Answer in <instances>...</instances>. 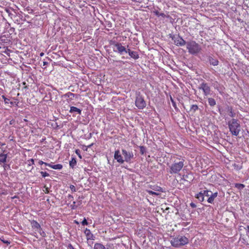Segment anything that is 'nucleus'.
Wrapping results in <instances>:
<instances>
[{
	"label": "nucleus",
	"mask_w": 249,
	"mask_h": 249,
	"mask_svg": "<svg viewBox=\"0 0 249 249\" xmlns=\"http://www.w3.org/2000/svg\"><path fill=\"white\" fill-rule=\"evenodd\" d=\"M171 160H172L171 164H167L169 173L171 174H178L184 166L185 161L184 158L181 156H173L171 157Z\"/></svg>",
	"instance_id": "1"
},
{
	"label": "nucleus",
	"mask_w": 249,
	"mask_h": 249,
	"mask_svg": "<svg viewBox=\"0 0 249 249\" xmlns=\"http://www.w3.org/2000/svg\"><path fill=\"white\" fill-rule=\"evenodd\" d=\"M230 131L232 135L238 136L240 131V125L237 120L232 119L228 122Z\"/></svg>",
	"instance_id": "2"
},
{
	"label": "nucleus",
	"mask_w": 249,
	"mask_h": 249,
	"mask_svg": "<svg viewBox=\"0 0 249 249\" xmlns=\"http://www.w3.org/2000/svg\"><path fill=\"white\" fill-rule=\"evenodd\" d=\"M189 242L188 238L184 236L178 235L173 238L171 241V245L175 247H179L187 244Z\"/></svg>",
	"instance_id": "3"
},
{
	"label": "nucleus",
	"mask_w": 249,
	"mask_h": 249,
	"mask_svg": "<svg viewBox=\"0 0 249 249\" xmlns=\"http://www.w3.org/2000/svg\"><path fill=\"white\" fill-rule=\"evenodd\" d=\"M186 45L188 52L192 54L198 53L201 50L200 45L195 41H191L187 42Z\"/></svg>",
	"instance_id": "4"
},
{
	"label": "nucleus",
	"mask_w": 249,
	"mask_h": 249,
	"mask_svg": "<svg viewBox=\"0 0 249 249\" xmlns=\"http://www.w3.org/2000/svg\"><path fill=\"white\" fill-rule=\"evenodd\" d=\"M135 105L139 109H143L146 107V102L142 95L138 94L136 96Z\"/></svg>",
	"instance_id": "5"
},
{
	"label": "nucleus",
	"mask_w": 249,
	"mask_h": 249,
	"mask_svg": "<svg viewBox=\"0 0 249 249\" xmlns=\"http://www.w3.org/2000/svg\"><path fill=\"white\" fill-rule=\"evenodd\" d=\"M112 44L114 46V47L113 48L114 52H117L121 54H123L124 52H126L125 47L123 46L122 43L113 42Z\"/></svg>",
	"instance_id": "6"
},
{
	"label": "nucleus",
	"mask_w": 249,
	"mask_h": 249,
	"mask_svg": "<svg viewBox=\"0 0 249 249\" xmlns=\"http://www.w3.org/2000/svg\"><path fill=\"white\" fill-rule=\"evenodd\" d=\"M38 164L40 165L44 164L46 166H49L55 170H61L63 168V165L61 164H53V162L47 163L43 161L42 160H39Z\"/></svg>",
	"instance_id": "7"
},
{
	"label": "nucleus",
	"mask_w": 249,
	"mask_h": 249,
	"mask_svg": "<svg viewBox=\"0 0 249 249\" xmlns=\"http://www.w3.org/2000/svg\"><path fill=\"white\" fill-rule=\"evenodd\" d=\"M198 89L202 90L205 96H208L211 93L210 87L206 83H202L198 87Z\"/></svg>",
	"instance_id": "8"
},
{
	"label": "nucleus",
	"mask_w": 249,
	"mask_h": 249,
	"mask_svg": "<svg viewBox=\"0 0 249 249\" xmlns=\"http://www.w3.org/2000/svg\"><path fill=\"white\" fill-rule=\"evenodd\" d=\"M122 152L124 158V161H125L127 162H130L131 159H132L134 157L133 153L127 152L125 149H122Z\"/></svg>",
	"instance_id": "9"
},
{
	"label": "nucleus",
	"mask_w": 249,
	"mask_h": 249,
	"mask_svg": "<svg viewBox=\"0 0 249 249\" xmlns=\"http://www.w3.org/2000/svg\"><path fill=\"white\" fill-rule=\"evenodd\" d=\"M114 157L119 163L122 164L124 162V160H123L119 150H117L115 151Z\"/></svg>",
	"instance_id": "10"
},
{
	"label": "nucleus",
	"mask_w": 249,
	"mask_h": 249,
	"mask_svg": "<svg viewBox=\"0 0 249 249\" xmlns=\"http://www.w3.org/2000/svg\"><path fill=\"white\" fill-rule=\"evenodd\" d=\"M30 223L33 229H35L38 232H40L42 230V228L40 224L36 221L33 220L30 221Z\"/></svg>",
	"instance_id": "11"
},
{
	"label": "nucleus",
	"mask_w": 249,
	"mask_h": 249,
	"mask_svg": "<svg viewBox=\"0 0 249 249\" xmlns=\"http://www.w3.org/2000/svg\"><path fill=\"white\" fill-rule=\"evenodd\" d=\"M174 43L176 45L178 46H184L187 43L186 41L180 36H178L175 38L174 40Z\"/></svg>",
	"instance_id": "12"
},
{
	"label": "nucleus",
	"mask_w": 249,
	"mask_h": 249,
	"mask_svg": "<svg viewBox=\"0 0 249 249\" xmlns=\"http://www.w3.org/2000/svg\"><path fill=\"white\" fill-rule=\"evenodd\" d=\"M84 233L86 236L87 239L89 240H94L95 237L92 233L90 232V231L86 228L84 231Z\"/></svg>",
	"instance_id": "13"
},
{
	"label": "nucleus",
	"mask_w": 249,
	"mask_h": 249,
	"mask_svg": "<svg viewBox=\"0 0 249 249\" xmlns=\"http://www.w3.org/2000/svg\"><path fill=\"white\" fill-rule=\"evenodd\" d=\"M217 196V193H212L210 196H209V198L207 200V201L209 203H213L214 199L215 198H216Z\"/></svg>",
	"instance_id": "14"
},
{
	"label": "nucleus",
	"mask_w": 249,
	"mask_h": 249,
	"mask_svg": "<svg viewBox=\"0 0 249 249\" xmlns=\"http://www.w3.org/2000/svg\"><path fill=\"white\" fill-rule=\"evenodd\" d=\"M7 158V155L5 154H0V165L5 163L6 162V159Z\"/></svg>",
	"instance_id": "15"
},
{
	"label": "nucleus",
	"mask_w": 249,
	"mask_h": 249,
	"mask_svg": "<svg viewBox=\"0 0 249 249\" xmlns=\"http://www.w3.org/2000/svg\"><path fill=\"white\" fill-rule=\"evenodd\" d=\"M69 111L70 113L77 112L79 115L81 114L82 112V110L80 109L73 106L71 107Z\"/></svg>",
	"instance_id": "16"
},
{
	"label": "nucleus",
	"mask_w": 249,
	"mask_h": 249,
	"mask_svg": "<svg viewBox=\"0 0 249 249\" xmlns=\"http://www.w3.org/2000/svg\"><path fill=\"white\" fill-rule=\"evenodd\" d=\"M129 55L131 57L134 58V59H137L139 58V55L138 53L135 51H132L131 52H130V53Z\"/></svg>",
	"instance_id": "17"
},
{
	"label": "nucleus",
	"mask_w": 249,
	"mask_h": 249,
	"mask_svg": "<svg viewBox=\"0 0 249 249\" xmlns=\"http://www.w3.org/2000/svg\"><path fill=\"white\" fill-rule=\"evenodd\" d=\"M77 161L75 158H72L71 160L70 161V166L71 168H73L76 165Z\"/></svg>",
	"instance_id": "18"
},
{
	"label": "nucleus",
	"mask_w": 249,
	"mask_h": 249,
	"mask_svg": "<svg viewBox=\"0 0 249 249\" xmlns=\"http://www.w3.org/2000/svg\"><path fill=\"white\" fill-rule=\"evenodd\" d=\"M75 96V94L73 93H71V92H67V93H66L65 95H64V96L65 97H68L69 98V100H72L73 99V98H74Z\"/></svg>",
	"instance_id": "19"
},
{
	"label": "nucleus",
	"mask_w": 249,
	"mask_h": 249,
	"mask_svg": "<svg viewBox=\"0 0 249 249\" xmlns=\"http://www.w3.org/2000/svg\"><path fill=\"white\" fill-rule=\"evenodd\" d=\"M209 62L213 66H217L218 65L219 63V61H218L217 59H213L212 57H211L209 59Z\"/></svg>",
	"instance_id": "20"
},
{
	"label": "nucleus",
	"mask_w": 249,
	"mask_h": 249,
	"mask_svg": "<svg viewBox=\"0 0 249 249\" xmlns=\"http://www.w3.org/2000/svg\"><path fill=\"white\" fill-rule=\"evenodd\" d=\"M196 197L197 198V199H198L199 200V201L201 202H202L204 201V195H203L202 192L197 194L196 195Z\"/></svg>",
	"instance_id": "21"
},
{
	"label": "nucleus",
	"mask_w": 249,
	"mask_h": 249,
	"mask_svg": "<svg viewBox=\"0 0 249 249\" xmlns=\"http://www.w3.org/2000/svg\"><path fill=\"white\" fill-rule=\"evenodd\" d=\"M94 249H107L103 245H102L100 243L95 244L94 246Z\"/></svg>",
	"instance_id": "22"
},
{
	"label": "nucleus",
	"mask_w": 249,
	"mask_h": 249,
	"mask_svg": "<svg viewBox=\"0 0 249 249\" xmlns=\"http://www.w3.org/2000/svg\"><path fill=\"white\" fill-rule=\"evenodd\" d=\"M208 103L209 105L211 107H213L216 104L215 100L212 98H208Z\"/></svg>",
	"instance_id": "23"
},
{
	"label": "nucleus",
	"mask_w": 249,
	"mask_h": 249,
	"mask_svg": "<svg viewBox=\"0 0 249 249\" xmlns=\"http://www.w3.org/2000/svg\"><path fill=\"white\" fill-rule=\"evenodd\" d=\"M234 186L235 188L240 190L243 189L245 187V185L241 183H235Z\"/></svg>",
	"instance_id": "24"
},
{
	"label": "nucleus",
	"mask_w": 249,
	"mask_h": 249,
	"mask_svg": "<svg viewBox=\"0 0 249 249\" xmlns=\"http://www.w3.org/2000/svg\"><path fill=\"white\" fill-rule=\"evenodd\" d=\"M198 108V106L196 105H193L191 107L190 111L195 112Z\"/></svg>",
	"instance_id": "25"
},
{
	"label": "nucleus",
	"mask_w": 249,
	"mask_h": 249,
	"mask_svg": "<svg viewBox=\"0 0 249 249\" xmlns=\"http://www.w3.org/2000/svg\"><path fill=\"white\" fill-rule=\"evenodd\" d=\"M1 97H2V98L3 99L4 102V104H5V105H7V104H10V102L11 101H10V100H9V99L5 97V95H2L1 96Z\"/></svg>",
	"instance_id": "26"
},
{
	"label": "nucleus",
	"mask_w": 249,
	"mask_h": 249,
	"mask_svg": "<svg viewBox=\"0 0 249 249\" xmlns=\"http://www.w3.org/2000/svg\"><path fill=\"white\" fill-rule=\"evenodd\" d=\"M18 103H19V102H18V101L17 99H16V101H14V102L11 101L10 102V104L11 105L10 107H12V106L18 107Z\"/></svg>",
	"instance_id": "27"
},
{
	"label": "nucleus",
	"mask_w": 249,
	"mask_h": 249,
	"mask_svg": "<svg viewBox=\"0 0 249 249\" xmlns=\"http://www.w3.org/2000/svg\"><path fill=\"white\" fill-rule=\"evenodd\" d=\"M140 153L142 155H143L146 152L145 147L143 146H140Z\"/></svg>",
	"instance_id": "28"
},
{
	"label": "nucleus",
	"mask_w": 249,
	"mask_h": 249,
	"mask_svg": "<svg viewBox=\"0 0 249 249\" xmlns=\"http://www.w3.org/2000/svg\"><path fill=\"white\" fill-rule=\"evenodd\" d=\"M212 192L210 191H208V190H204L203 191V192L202 193L203 195H204V196H207V197H209L211 194H210V193L211 194Z\"/></svg>",
	"instance_id": "29"
},
{
	"label": "nucleus",
	"mask_w": 249,
	"mask_h": 249,
	"mask_svg": "<svg viewBox=\"0 0 249 249\" xmlns=\"http://www.w3.org/2000/svg\"><path fill=\"white\" fill-rule=\"evenodd\" d=\"M40 173L43 178H45L50 176L49 174L46 172L41 171Z\"/></svg>",
	"instance_id": "30"
},
{
	"label": "nucleus",
	"mask_w": 249,
	"mask_h": 249,
	"mask_svg": "<svg viewBox=\"0 0 249 249\" xmlns=\"http://www.w3.org/2000/svg\"><path fill=\"white\" fill-rule=\"evenodd\" d=\"M78 205H76V202L74 201H73L72 204L71 205V208L72 210H74L77 208Z\"/></svg>",
	"instance_id": "31"
},
{
	"label": "nucleus",
	"mask_w": 249,
	"mask_h": 249,
	"mask_svg": "<svg viewBox=\"0 0 249 249\" xmlns=\"http://www.w3.org/2000/svg\"><path fill=\"white\" fill-rule=\"evenodd\" d=\"M11 51L8 48H6V49L5 50V51L3 52L4 53L10 56V54L11 53Z\"/></svg>",
	"instance_id": "32"
},
{
	"label": "nucleus",
	"mask_w": 249,
	"mask_h": 249,
	"mask_svg": "<svg viewBox=\"0 0 249 249\" xmlns=\"http://www.w3.org/2000/svg\"><path fill=\"white\" fill-rule=\"evenodd\" d=\"M147 193L149 194V195H156V196H158L159 195V193H157L156 192H153L152 191H150V190H148L147 191Z\"/></svg>",
	"instance_id": "33"
},
{
	"label": "nucleus",
	"mask_w": 249,
	"mask_h": 249,
	"mask_svg": "<svg viewBox=\"0 0 249 249\" xmlns=\"http://www.w3.org/2000/svg\"><path fill=\"white\" fill-rule=\"evenodd\" d=\"M70 188L72 193L75 192L76 191V188L73 185H71Z\"/></svg>",
	"instance_id": "34"
},
{
	"label": "nucleus",
	"mask_w": 249,
	"mask_h": 249,
	"mask_svg": "<svg viewBox=\"0 0 249 249\" xmlns=\"http://www.w3.org/2000/svg\"><path fill=\"white\" fill-rule=\"evenodd\" d=\"M75 153L78 155V157L80 158V159H82V156L80 154V151L79 149H76L75 150Z\"/></svg>",
	"instance_id": "35"
},
{
	"label": "nucleus",
	"mask_w": 249,
	"mask_h": 249,
	"mask_svg": "<svg viewBox=\"0 0 249 249\" xmlns=\"http://www.w3.org/2000/svg\"><path fill=\"white\" fill-rule=\"evenodd\" d=\"M229 115L231 117H234L235 116V113L232 111L231 108V111L230 112Z\"/></svg>",
	"instance_id": "36"
},
{
	"label": "nucleus",
	"mask_w": 249,
	"mask_h": 249,
	"mask_svg": "<svg viewBox=\"0 0 249 249\" xmlns=\"http://www.w3.org/2000/svg\"><path fill=\"white\" fill-rule=\"evenodd\" d=\"M28 161L29 162V163H28L29 165L34 164V163H35L34 162V160L33 159H31L28 160Z\"/></svg>",
	"instance_id": "37"
},
{
	"label": "nucleus",
	"mask_w": 249,
	"mask_h": 249,
	"mask_svg": "<svg viewBox=\"0 0 249 249\" xmlns=\"http://www.w3.org/2000/svg\"><path fill=\"white\" fill-rule=\"evenodd\" d=\"M154 14L157 17H160V13L158 10H155L153 11Z\"/></svg>",
	"instance_id": "38"
},
{
	"label": "nucleus",
	"mask_w": 249,
	"mask_h": 249,
	"mask_svg": "<svg viewBox=\"0 0 249 249\" xmlns=\"http://www.w3.org/2000/svg\"><path fill=\"white\" fill-rule=\"evenodd\" d=\"M82 224L83 225H87L88 224L87 219L85 218H84V220L82 221Z\"/></svg>",
	"instance_id": "39"
},
{
	"label": "nucleus",
	"mask_w": 249,
	"mask_h": 249,
	"mask_svg": "<svg viewBox=\"0 0 249 249\" xmlns=\"http://www.w3.org/2000/svg\"><path fill=\"white\" fill-rule=\"evenodd\" d=\"M68 200L70 201H72L73 200V197L72 196H71V195H69L68 196Z\"/></svg>",
	"instance_id": "40"
},
{
	"label": "nucleus",
	"mask_w": 249,
	"mask_h": 249,
	"mask_svg": "<svg viewBox=\"0 0 249 249\" xmlns=\"http://www.w3.org/2000/svg\"><path fill=\"white\" fill-rule=\"evenodd\" d=\"M247 231V235L249 238V225H248L246 228H245Z\"/></svg>",
	"instance_id": "41"
},
{
	"label": "nucleus",
	"mask_w": 249,
	"mask_h": 249,
	"mask_svg": "<svg viewBox=\"0 0 249 249\" xmlns=\"http://www.w3.org/2000/svg\"><path fill=\"white\" fill-rule=\"evenodd\" d=\"M160 17H162L163 18H168L169 16H166L164 13H160Z\"/></svg>",
	"instance_id": "42"
},
{
	"label": "nucleus",
	"mask_w": 249,
	"mask_h": 249,
	"mask_svg": "<svg viewBox=\"0 0 249 249\" xmlns=\"http://www.w3.org/2000/svg\"><path fill=\"white\" fill-rule=\"evenodd\" d=\"M93 143H91L88 146L83 145V147H86L85 150H87L88 148L91 147L93 145Z\"/></svg>",
	"instance_id": "43"
},
{
	"label": "nucleus",
	"mask_w": 249,
	"mask_h": 249,
	"mask_svg": "<svg viewBox=\"0 0 249 249\" xmlns=\"http://www.w3.org/2000/svg\"><path fill=\"white\" fill-rule=\"evenodd\" d=\"M125 51L126 52H124V53H128V54H129L130 53V52H131L132 51H131L130 49H126L125 48Z\"/></svg>",
	"instance_id": "44"
},
{
	"label": "nucleus",
	"mask_w": 249,
	"mask_h": 249,
	"mask_svg": "<svg viewBox=\"0 0 249 249\" xmlns=\"http://www.w3.org/2000/svg\"><path fill=\"white\" fill-rule=\"evenodd\" d=\"M1 165L3 166L4 170H6L8 168V167H9V165H7L5 163L2 164Z\"/></svg>",
	"instance_id": "45"
},
{
	"label": "nucleus",
	"mask_w": 249,
	"mask_h": 249,
	"mask_svg": "<svg viewBox=\"0 0 249 249\" xmlns=\"http://www.w3.org/2000/svg\"><path fill=\"white\" fill-rule=\"evenodd\" d=\"M190 205V206L193 208H195L196 207V205L193 202H191Z\"/></svg>",
	"instance_id": "46"
},
{
	"label": "nucleus",
	"mask_w": 249,
	"mask_h": 249,
	"mask_svg": "<svg viewBox=\"0 0 249 249\" xmlns=\"http://www.w3.org/2000/svg\"><path fill=\"white\" fill-rule=\"evenodd\" d=\"M15 121L13 119L10 121L9 124H13L15 123Z\"/></svg>",
	"instance_id": "47"
},
{
	"label": "nucleus",
	"mask_w": 249,
	"mask_h": 249,
	"mask_svg": "<svg viewBox=\"0 0 249 249\" xmlns=\"http://www.w3.org/2000/svg\"><path fill=\"white\" fill-rule=\"evenodd\" d=\"M46 194H48L49 193V189L48 188H46L45 190L44 191Z\"/></svg>",
	"instance_id": "48"
},
{
	"label": "nucleus",
	"mask_w": 249,
	"mask_h": 249,
	"mask_svg": "<svg viewBox=\"0 0 249 249\" xmlns=\"http://www.w3.org/2000/svg\"><path fill=\"white\" fill-rule=\"evenodd\" d=\"M2 241L4 243H6V244H9L10 243L7 241V240H2Z\"/></svg>",
	"instance_id": "49"
},
{
	"label": "nucleus",
	"mask_w": 249,
	"mask_h": 249,
	"mask_svg": "<svg viewBox=\"0 0 249 249\" xmlns=\"http://www.w3.org/2000/svg\"><path fill=\"white\" fill-rule=\"evenodd\" d=\"M48 64V62H46V61H44L43 62V66H46Z\"/></svg>",
	"instance_id": "50"
},
{
	"label": "nucleus",
	"mask_w": 249,
	"mask_h": 249,
	"mask_svg": "<svg viewBox=\"0 0 249 249\" xmlns=\"http://www.w3.org/2000/svg\"><path fill=\"white\" fill-rule=\"evenodd\" d=\"M44 55V53H43V52H41V53H40V56H43Z\"/></svg>",
	"instance_id": "51"
},
{
	"label": "nucleus",
	"mask_w": 249,
	"mask_h": 249,
	"mask_svg": "<svg viewBox=\"0 0 249 249\" xmlns=\"http://www.w3.org/2000/svg\"><path fill=\"white\" fill-rule=\"evenodd\" d=\"M162 188L161 187H159V189L157 190V191H161Z\"/></svg>",
	"instance_id": "52"
},
{
	"label": "nucleus",
	"mask_w": 249,
	"mask_h": 249,
	"mask_svg": "<svg viewBox=\"0 0 249 249\" xmlns=\"http://www.w3.org/2000/svg\"><path fill=\"white\" fill-rule=\"evenodd\" d=\"M171 101H172V103H174V100H173V99H172V97H171Z\"/></svg>",
	"instance_id": "53"
},
{
	"label": "nucleus",
	"mask_w": 249,
	"mask_h": 249,
	"mask_svg": "<svg viewBox=\"0 0 249 249\" xmlns=\"http://www.w3.org/2000/svg\"><path fill=\"white\" fill-rule=\"evenodd\" d=\"M173 103V106H174V107H175V102H174V103Z\"/></svg>",
	"instance_id": "54"
},
{
	"label": "nucleus",
	"mask_w": 249,
	"mask_h": 249,
	"mask_svg": "<svg viewBox=\"0 0 249 249\" xmlns=\"http://www.w3.org/2000/svg\"><path fill=\"white\" fill-rule=\"evenodd\" d=\"M75 223L78 224V222L77 221H76V220L74 221Z\"/></svg>",
	"instance_id": "55"
},
{
	"label": "nucleus",
	"mask_w": 249,
	"mask_h": 249,
	"mask_svg": "<svg viewBox=\"0 0 249 249\" xmlns=\"http://www.w3.org/2000/svg\"><path fill=\"white\" fill-rule=\"evenodd\" d=\"M1 145H5V144H1Z\"/></svg>",
	"instance_id": "56"
}]
</instances>
